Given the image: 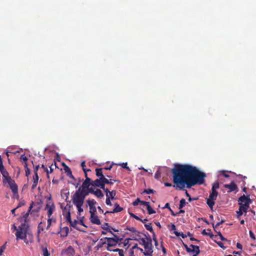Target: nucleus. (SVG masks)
I'll list each match as a JSON object with an SVG mask.
<instances>
[{
    "label": "nucleus",
    "instance_id": "obj_39",
    "mask_svg": "<svg viewBox=\"0 0 256 256\" xmlns=\"http://www.w3.org/2000/svg\"><path fill=\"white\" fill-rule=\"evenodd\" d=\"M225 220H222L220 222H218L216 224H212V227L214 229L216 228L218 226H220L221 224L224 222Z\"/></svg>",
    "mask_w": 256,
    "mask_h": 256
},
{
    "label": "nucleus",
    "instance_id": "obj_53",
    "mask_svg": "<svg viewBox=\"0 0 256 256\" xmlns=\"http://www.w3.org/2000/svg\"><path fill=\"white\" fill-rule=\"evenodd\" d=\"M216 242L218 245L219 246H220L221 248H222V249L224 250L226 248V247H225L224 246V244L222 242H216V241H215Z\"/></svg>",
    "mask_w": 256,
    "mask_h": 256
},
{
    "label": "nucleus",
    "instance_id": "obj_63",
    "mask_svg": "<svg viewBox=\"0 0 256 256\" xmlns=\"http://www.w3.org/2000/svg\"><path fill=\"white\" fill-rule=\"evenodd\" d=\"M152 240H154V242L156 241V240H158L157 238H156V234L154 232V231L153 232H152Z\"/></svg>",
    "mask_w": 256,
    "mask_h": 256
},
{
    "label": "nucleus",
    "instance_id": "obj_27",
    "mask_svg": "<svg viewBox=\"0 0 256 256\" xmlns=\"http://www.w3.org/2000/svg\"><path fill=\"white\" fill-rule=\"evenodd\" d=\"M14 194H17L18 193V187L16 184L10 187Z\"/></svg>",
    "mask_w": 256,
    "mask_h": 256
},
{
    "label": "nucleus",
    "instance_id": "obj_55",
    "mask_svg": "<svg viewBox=\"0 0 256 256\" xmlns=\"http://www.w3.org/2000/svg\"><path fill=\"white\" fill-rule=\"evenodd\" d=\"M249 233H250V238L254 240H255L256 236H255L254 234L253 233V232L252 230H250Z\"/></svg>",
    "mask_w": 256,
    "mask_h": 256
},
{
    "label": "nucleus",
    "instance_id": "obj_2",
    "mask_svg": "<svg viewBox=\"0 0 256 256\" xmlns=\"http://www.w3.org/2000/svg\"><path fill=\"white\" fill-rule=\"evenodd\" d=\"M144 236L146 237L144 238H134V240H137L140 244L144 246V252H143V254L144 256H152L153 246L152 238H148L146 235Z\"/></svg>",
    "mask_w": 256,
    "mask_h": 256
},
{
    "label": "nucleus",
    "instance_id": "obj_16",
    "mask_svg": "<svg viewBox=\"0 0 256 256\" xmlns=\"http://www.w3.org/2000/svg\"><path fill=\"white\" fill-rule=\"evenodd\" d=\"M90 220L92 224L99 225L100 224V221L98 216L94 214H91Z\"/></svg>",
    "mask_w": 256,
    "mask_h": 256
},
{
    "label": "nucleus",
    "instance_id": "obj_33",
    "mask_svg": "<svg viewBox=\"0 0 256 256\" xmlns=\"http://www.w3.org/2000/svg\"><path fill=\"white\" fill-rule=\"evenodd\" d=\"M24 168H25L26 176H28V175L30 173V168H28L27 162H25L24 163Z\"/></svg>",
    "mask_w": 256,
    "mask_h": 256
},
{
    "label": "nucleus",
    "instance_id": "obj_1",
    "mask_svg": "<svg viewBox=\"0 0 256 256\" xmlns=\"http://www.w3.org/2000/svg\"><path fill=\"white\" fill-rule=\"evenodd\" d=\"M173 177V186L176 190L190 188L196 184H202L206 176L195 166L189 164H175L172 170Z\"/></svg>",
    "mask_w": 256,
    "mask_h": 256
},
{
    "label": "nucleus",
    "instance_id": "obj_58",
    "mask_svg": "<svg viewBox=\"0 0 256 256\" xmlns=\"http://www.w3.org/2000/svg\"><path fill=\"white\" fill-rule=\"evenodd\" d=\"M20 159L22 160L23 161H24V163L26 162L28 160V158H26V156L24 155L21 156Z\"/></svg>",
    "mask_w": 256,
    "mask_h": 256
},
{
    "label": "nucleus",
    "instance_id": "obj_47",
    "mask_svg": "<svg viewBox=\"0 0 256 256\" xmlns=\"http://www.w3.org/2000/svg\"><path fill=\"white\" fill-rule=\"evenodd\" d=\"M130 217L134 218L136 219V220H142V219L140 218L138 216H136V215H135L134 214H133L132 212H130Z\"/></svg>",
    "mask_w": 256,
    "mask_h": 256
},
{
    "label": "nucleus",
    "instance_id": "obj_20",
    "mask_svg": "<svg viewBox=\"0 0 256 256\" xmlns=\"http://www.w3.org/2000/svg\"><path fill=\"white\" fill-rule=\"evenodd\" d=\"M38 179H39V177H38V174L33 176V178H32L33 184L32 186V190H34V189L36 187V186L38 185Z\"/></svg>",
    "mask_w": 256,
    "mask_h": 256
},
{
    "label": "nucleus",
    "instance_id": "obj_24",
    "mask_svg": "<svg viewBox=\"0 0 256 256\" xmlns=\"http://www.w3.org/2000/svg\"><path fill=\"white\" fill-rule=\"evenodd\" d=\"M106 244V239L105 238H100L98 244L96 247L98 250L101 248L104 244Z\"/></svg>",
    "mask_w": 256,
    "mask_h": 256
},
{
    "label": "nucleus",
    "instance_id": "obj_18",
    "mask_svg": "<svg viewBox=\"0 0 256 256\" xmlns=\"http://www.w3.org/2000/svg\"><path fill=\"white\" fill-rule=\"evenodd\" d=\"M102 228L105 230H106L108 232L110 233L112 235H113L114 236V238H112L113 239H114L115 240L117 241L118 243L122 240V238H120L117 235L114 234L112 232V231L110 230V229L109 227H106V228L102 227Z\"/></svg>",
    "mask_w": 256,
    "mask_h": 256
},
{
    "label": "nucleus",
    "instance_id": "obj_10",
    "mask_svg": "<svg viewBox=\"0 0 256 256\" xmlns=\"http://www.w3.org/2000/svg\"><path fill=\"white\" fill-rule=\"evenodd\" d=\"M238 204H242L244 206H250L252 201L249 197L246 196L244 194L238 198Z\"/></svg>",
    "mask_w": 256,
    "mask_h": 256
},
{
    "label": "nucleus",
    "instance_id": "obj_57",
    "mask_svg": "<svg viewBox=\"0 0 256 256\" xmlns=\"http://www.w3.org/2000/svg\"><path fill=\"white\" fill-rule=\"evenodd\" d=\"M184 246L188 252H191V249L188 247L187 244H184Z\"/></svg>",
    "mask_w": 256,
    "mask_h": 256
},
{
    "label": "nucleus",
    "instance_id": "obj_48",
    "mask_svg": "<svg viewBox=\"0 0 256 256\" xmlns=\"http://www.w3.org/2000/svg\"><path fill=\"white\" fill-rule=\"evenodd\" d=\"M140 202L141 200H140V199L139 198H137L133 202H132V204L133 206H138V204H140Z\"/></svg>",
    "mask_w": 256,
    "mask_h": 256
},
{
    "label": "nucleus",
    "instance_id": "obj_5",
    "mask_svg": "<svg viewBox=\"0 0 256 256\" xmlns=\"http://www.w3.org/2000/svg\"><path fill=\"white\" fill-rule=\"evenodd\" d=\"M84 198L78 190H76L72 197V201L74 205L84 204Z\"/></svg>",
    "mask_w": 256,
    "mask_h": 256
},
{
    "label": "nucleus",
    "instance_id": "obj_64",
    "mask_svg": "<svg viewBox=\"0 0 256 256\" xmlns=\"http://www.w3.org/2000/svg\"><path fill=\"white\" fill-rule=\"evenodd\" d=\"M243 212H242V211H240V210H238V211H237V212H236V213H237V214H238V218H239V217H240V216H242V214H243Z\"/></svg>",
    "mask_w": 256,
    "mask_h": 256
},
{
    "label": "nucleus",
    "instance_id": "obj_6",
    "mask_svg": "<svg viewBox=\"0 0 256 256\" xmlns=\"http://www.w3.org/2000/svg\"><path fill=\"white\" fill-rule=\"evenodd\" d=\"M102 170V168H97L96 169V176L99 177V178H97L94 181V185L98 184H100L103 180L106 181V180H105L106 176L103 174ZM100 185L101 186L100 184Z\"/></svg>",
    "mask_w": 256,
    "mask_h": 256
},
{
    "label": "nucleus",
    "instance_id": "obj_40",
    "mask_svg": "<svg viewBox=\"0 0 256 256\" xmlns=\"http://www.w3.org/2000/svg\"><path fill=\"white\" fill-rule=\"evenodd\" d=\"M161 177V172L160 170H158L154 174V178L156 180H159Z\"/></svg>",
    "mask_w": 256,
    "mask_h": 256
},
{
    "label": "nucleus",
    "instance_id": "obj_32",
    "mask_svg": "<svg viewBox=\"0 0 256 256\" xmlns=\"http://www.w3.org/2000/svg\"><path fill=\"white\" fill-rule=\"evenodd\" d=\"M76 208H77V210H78V215H80L81 214V213L82 212H83L84 211V210L82 208L83 204H78V205H74Z\"/></svg>",
    "mask_w": 256,
    "mask_h": 256
},
{
    "label": "nucleus",
    "instance_id": "obj_17",
    "mask_svg": "<svg viewBox=\"0 0 256 256\" xmlns=\"http://www.w3.org/2000/svg\"><path fill=\"white\" fill-rule=\"evenodd\" d=\"M63 166H64V170L65 172L66 173V175L70 178H71L73 180H75L70 168L64 164H63Z\"/></svg>",
    "mask_w": 256,
    "mask_h": 256
},
{
    "label": "nucleus",
    "instance_id": "obj_36",
    "mask_svg": "<svg viewBox=\"0 0 256 256\" xmlns=\"http://www.w3.org/2000/svg\"><path fill=\"white\" fill-rule=\"evenodd\" d=\"M186 204V200L184 198L181 199L178 206L179 209H182V208H183L185 206Z\"/></svg>",
    "mask_w": 256,
    "mask_h": 256
},
{
    "label": "nucleus",
    "instance_id": "obj_7",
    "mask_svg": "<svg viewBox=\"0 0 256 256\" xmlns=\"http://www.w3.org/2000/svg\"><path fill=\"white\" fill-rule=\"evenodd\" d=\"M45 209L48 210V218L51 217L54 210H55V206L54 202L50 201V200L47 202Z\"/></svg>",
    "mask_w": 256,
    "mask_h": 256
},
{
    "label": "nucleus",
    "instance_id": "obj_30",
    "mask_svg": "<svg viewBox=\"0 0 256 256\" xmlns=\"http://www.w3.org/2000/svg\"><path fill=\"white\" fill-rule=\"evenodd\" d=\"M52 222H56V219L55 218H52L50 217V218H48V226L46 227V229L47 230H48L50 228V226L52 225Z\"/></svg>",
    "mask_w": 256,
    "mask_h": 256
},
{
    "label": "nucleus",
    "instance_id": "obj_50",
    "mask_svg": "<svg viewBox=\"0 0 256 256\" xmlns=\"http://www.w3.org/2000/svg\"><path fill=\"white\" fill-rule=\"evenodd\" d=\"M6 242L5 244H4L3 246H0V256L2 255V252H4V250L6 249Z\"/></svg>",
    "mask_w": 256,
    "mask_h": 256
},
{
    "label": "nucleus",
    "instance_id": "obj_41",
    "mask_svg": "<svg viewBox=\"0 0 256 256\" xmlns=\"http://www.w3.org/2000/svg\"><path fill=\"white\" fill-rule=\"evenodd\" d=\"M202 234L203 235L209 236L210 238H212L213 237H214V235L212 234L206 232V230H204L202 232Z\"/></svg>",
    "mask_w": 256,
    "mask_h": 256
},
{
    "label": "nucleus",
    "instance_id": "obj_23",
    "mask_svg": "<svg viewBox=\"0 0 256 256\" xmlns=\"http://www.w3.org/2000/svg\"><path fill=\"white\" fill-rule=\"evenodd\" d=\"M100 184L101 186H100V184H95V185H96V187H99V188H102L105 192L106 194V196H108V194H109V192L110 191L108 188H105V184L104 183L100 182Z\"/></svg>",
    "mask_w": 256,
    "mask_h": 256
},
{
    "label": "nucleus",
    "instance_id": "obj_13",
    "mask_svg": "<svg viewBox=\"0 0 256 256\" xmlns=\"http://www.w3.org/2000/svg\"><path fill=\"white\" fill-rule=\"evenodd\" d=\"M0 172L2 175V176L4 177L6 180L8 178H10L9 176V174L8 171L5 169L3 164L2 160L0 162Z\"/></svg>",
    "mask_w": 256,
    "mask_h": 256
},
{
    "label": "nucleus",
    "instance_id": "obj_28",
    "mask_svg": "<svg viewBox=\"0 0 256 256\" xmlns=\"http://www.w3.org/2000/svg\"><path fill=\"white\" fill-rule=\"evenodd\" d=\"M116 192L115 190H112V191H110L109 194H108V196L110 198L111 200H114L115 199V196H116Z\"/></svg>",
    "mask_w": 256,
    "mask_h": 256
},
{
    "label": "nucleus",
    "instance_id": "obj_19",
    "mask_svg": "<svg viewBox=\"0 0 256 256\" xmlns=\"http://www.w3.org/2000/svg\"><path fill=\"white\" fill-rule=\"evenodd\" d=\"M90 188H88V190L86 189H82L81 188H80L78 190L79 191V192L82 194V197L85 199L86 197L88 195L89 193L90 192H89V190Z\"/></svg>",
    "mask_w": 256,
    "mask_h": 256
},
{
    "label": "nucleus",
    "instance_id": "obj_15",
    "mask_svg": "<svg viewBox=\"0 0 256 256\" xmlns=\"http://www.w3.org/2000/svg\"><path fill=\"white\" fill-rule=\"evenodd\" d=\"M123 210V208L120 207L118 203L114 204V208L112 211H106L104 214H113L116 212H119Z\"/></svg>",
    "mask_w": 256,
    "mask_h": 256
},
{
    "label": "nucleus",
    "instance_id": "obj_29",
    "mask_svg": "<svg viewBox=\"0 0 256 256\" xmlns=\"http://www.w3.org/2000/svg\"><path fill=\"white\" fill-rule=\"evenodd\" d=\"M240 205L239 210L242 212H246L249 206H244L242 204H238Z\"/></svg>",
    "mask_w": 256,
    "mask_h": 256
},
{
    "label": "nucleus",
    "instance_id": "obj_52",
    "mask_svg": "<svg viewBox=\"0 0 256 256\" xmlns=\"http://www.w3.org/2000/svg\"><path fill=\"white\" fill-rule=\"evenodd\" d=\"M110 200L111 199L108 196H106V204L107 205L110 206H112V202H110Z\"/></svg>",
    "mask_w": 256,
    "mask_h": 256
},
{
    "label": "nucleus",
    "instance_id": "obj_43",
    "mask_svg": "<svg viewBox=\"0 0 256 256\" xmlns=\"http://www.w3.org/2000/svg\"><path fill=\"white\" fill-rule=\"evenodd\" d=\"M33 204H34V202H32L29 207L28 212L26 213V214H28V215H29L30 214H32L34 212H32V208H33Z\"/></svg>",
    "mask_w": 256,
    "mask_h": 256
},
{
    "label": "nucleus",
    "instance_id": "obj_4",
    "mask_svg": "<svg viewBox=\"0 0 256 256\" xmlns=\"http://www.w3.org/2000/svg\"><path fill=\"white\" fill-rule=\"evenodd\" d=\"M28 227V224H22L18 226L16 233V240H24L26 238Z\"/></svg>",
    "mask_w": 256,
    "mask_h": 256
},
{
    "label": "nucleus",
    "instance_id": "obj_31",
    "mask_svg": "<svg viewBox=\"0 0 256 256\" xmlns=\"http://www.w3.org/2000/svg\"><path fill=\"white\" fill-rule=\"evenodd\" d=\"M42 250V254L44 256H49L50 253L46 247H44V246H42L41 247Z\"/></svg>",
    "mask_w": 256,
    "mask_h": 256
},
{
    "label": "nucleus",
    "instance_id": "obj_35",
    "mask_svg": "<svg viewBox=\"0 0 256 256\" xmlns=\"http://www.w3.org/2000/svg\"><path fill=\"white\" fill-rule=\"evenodd\" d=\"M144 226H145L146 228L148 230L150 231L151 233L153 232L154 230L152 229V224L149 223V224H144Z\"/></svg>",
    "mask_w": 256,
    "mask_h": 256
},
{
    "label": "nucleus",
    "instance_id": "obj_25",
    "mask_svg": "<svg viewBox=\"0 0 256 256\" xmlns=\"http://www.w3.org/2000/svg\"><path fill=\"white\" fill-rule=\"evenodd\" d=\"M190 246L192 248V249H191V252H195L196 254H198L200 253V247L198 246L190 244Z\"/></svg>",
    "mask_w": 256,
    "mask_h": 256
},
{
    "label": "nucleus",
    "instance_id": "obj_3",
    "mask_svg": "<svg viewBox=\"0 0 256 256\" xmlns=\"http://www.w3.org/2000/svg\"><path fill=\"white\" fill-rule=\"evenodd\" d=\"M218 188L219 183L218 182L214 183L212 188V192L206 200V204L212 210L213 206L215 204V200H216L218 196V192L216 190V189Z\"/></svg>",
    "mask_w": 256,
    "mask_h": 256
},
{
    "label": "nucleus",
    "instance_id": "obj_45",
    "mask_svg": "<svg viewBox=\"0 0 256 256\" xmlns=\"http://www.w3.org/2000/svg\"><path fill=\"white\" fill-rule=\"evenodd\" d=\"M126 230L132 232H134V233H138V234H140V232H138L136 229L134 228V227H132V228H126Z\"/></svg>",
    "mask_w": 256,
    "mask_h": 256
},
{
    "label": "nucleus",
    "instance_id": "obj_54",
    "mask_svg": "<svg viewBox=\"0 0 256 256\" xmlns=\"http://www.w3.org/2000/svg\"><path fill=\"white\" fill-rule=\"evenodd\" d=\"M221 174L225 178H228L230 176L226 174V171L225 170H222L220 172Z\"/></svg>",
    "mask_w": 256,
    "mask_h": 256
},
{
    "label": "nucleus",
    "instance_id": "obj_60",
    "mask_svg": "<svg viewBox=\"0 0 256 256\" xmlns=\"http://www.w3.org/2000/svg\"><path fill=\"white\" fill-rule=\"evenodd\" d=\"M25 204V202H20L18 206H16V208H18Z\"/></svg>",
    "mask_w": 256,
    "mask_h": 256
},
{
    "label": "nucleus",
    "instance_id": "obj_8",
    "mask_svg": "<svg viewBox=\"0 0 256 256\" xmlns=\"http://www.w3.org/2000/svg\"><path fill=\"white\" fill-rule=\"evenodd\" d=\"M62 214L66 218V222H68L70 226L74 227V224H72V222L71 219V215L70 212V210L68 209L66 206L62 210Z\"/></svg>",
    "mask_w": 256,
    "mask_h": 256
},
{
    "label": "nucleus",
    "instance_id": "obj_12",
    "mask_svg": "<svg viewBox=\"0 0 256 256\" xmlns=\"http://www.w3.org/2000/svg\"><path fill=\"white\" fill-rule=\"evenodd\" d=\"M224 187L228 189V192L238 191V186L234 182H232L230 184H225Z\"/></svg>",
    "mask_w": 256,
    "mask_h": 256
},
{
    "label": "nucleus",
    "instance_id": "obj_59",
    "mask_svg": "<svg viewBox=\"0 0 256 256\" xmlns=\"http://www.w3.org/2000/svg\"><path fill=\"white\" fill-rule=\"evenodd\" d=\"M140 204L141 205H144V206H148L150 204V202H145V201L141 200Z\"/></svg>",
    "mask_w": 256,
    "mask_h": 256
},
{
    "label": "nucleus",
    "instance_id": "obj_56",
    "mask_svg": "<svg viewBox=\"0 0 256 256\" xmlns=\"http://www.w3.org/2000/svg\"><path fill=\"white\" fill-rule=\"evenodd\" d=\"M40 168V166L38 165L34 168V175L38 174V171Z\"/></svg>",
    "mask_w": 256,
    "mask_h": 256
},
{
    "label": "nucleus",
    "instance_id": "obj_42",
    "mask_svg": "<svg viewBox=\"0 0 256 256\" xmlns=\"http://www.w3.org/2000/svg\"><path fill=\"white\" fill-rule=\"evenodd\" d=\"M154 190L150 188L145 189L143 192L144 193H146V194H154Z\"/></svg>",
    "mask_w": 256,
    "mask_h": 256
},
{
    "label": "nucleus",
    "instance_id": "obj_14",
    "mask_svg": "<svg viewBox=\"0 0 256 256\" xmlns=\"http://www.w3.org/2000/svg\"><path fill=\"white\" fill-rule=\"evenodd\" d=\"M89 192L90 194H94L98 198H102L104 197V195L102 192V190L100 189H96V190L92 188H90V189L89 190Z\"/></svg>",
    "mask_w": 256,
    "mask_h": 256
},
{
    "label": "nucleus",
    "instance_id": "obj_44",
    "mask_svg": "<svg viewBox=\"0 0 256 256\" xmlns=\"http://www.w3.org/2000/svg\"><path fill=\"white\" fill-rule=\"evenodd\" d=\"M105 180H106V181L105 180H103L102 182V183H104V184H113V182H112V180L111 179H110V180H108L106 178H105Z\"/></svg>",
    "mask_w": 256,
    "mask_h": 256
},
{
    "label": "nucleus",
    "instance_id": "obj_37",
    "mask_svg": "<svg viewBox=\"0 0 256 256\" xmlns=\"http://www.w3.org/2000/svg\"><path fill=\"white\" fill-rule=\"evenodd\" d=\"M146 208L148 212V214H152L156 213V211L152 209V208L150 206V204L148 206H146Z\"/></svg>",
    "mask_w": 256,
    "mask_h": 256
},
{
    "label": "nucleus",
    "instance_id": "obj_51",
    "mask_svg": "<svg viewBox=\"0 0 256 256\" xmlns=\"http://www.w3.org/2000/svg\"><path fill=\"white\" fill-rule=\"evenodd\" d=\"M127 162H124L121 164H120V166H121L123 168H126L128 170H130V168L127 166Z\"/></svg>",
    "mask_w": 256,
    "mask_h": 256
},
{
    "label": "nucleus",
    "instance_id": "obj_11",
    "mask_svg": "<svg viewBox=\"0 0 256 256\" xmlns=\"http://www.w3.org/2000/svg\"><path fill=\"white\" fill-rule=\"evenodd\" d=\"M105 238L106 239V244H108L106 249L108 251L112 252V250H110V248L116 246L118 244L117 241L112 238L105 237Z\"/></svg>",
    "mask_w": 256,
    "mask_h": 256
},
{
    "label": "nucleus",
    "instance_id": "obj_62",
    "mask_svg": "<svg viewBox=\"0 0 256 256\" xmlns=\"http://www.w3.org/2000/svg\"><path fill=\"white\" fill-rule=\"evenodd\" d=\"M40 210V208L39 206L36 207V208H34L32 210V212H38Z\"/></svg>",
    "mask_w": 256,
    "mask_h": 256
},
{
    "label": "nucleus",
    "instance_id": "obj_26",
    "mask_svg": "<svg viewBox=\"0 0 256 256\" xmlns=\"http://www.w3.org/2000/svg\"><path fill=\"white\" fill-rule=\"evenodd\" d=\"M81 166H82V170H83L84 172V176H85V178H86V177H88V176L87 172H90L91 170L90 169H87L86 168H84V166H86V164H85V162L84 161H83L81 163Z\"/></svg>",
    "mask_w": 256,
    "mask_h": 256
},
{
    "label": "nucleus",
    "instance_id": "obj_21",
    "mask_svg": "<svg viewBox=\"0 0 256 256\" xmlns=\"http://www.w3.org/2000/svg\"><path fill=\"white\" fill-rule=\"evenodd\" d=\"M74 252L75 250L72 246H68L65 252L67 256H73L74 254Z\"/></svg>",
    "mask_w": 256,
    "mask_h": 256
},
{
    "label": "nucleus",
    "instance_id": "obj_61",
    "mask_svg": "<svg viewBox=\"0 0 256 256\" xmlns=\"http://www.w3.org/2000/svg\"><path fill=\"white\" fill-rule=\"evenodd\" d=\"M94 181V180H92V179L90 178L86 177V180H84V182H86L88 183H92V182Z\"/></svg>",
    "mask_w": 256,
    "mask_h": 256
},
{
    "label": "nucleus",
    "instance_id": "obj_9",
    "mask_svg": "<svg viewBox=\"0 0 256 256\" xmlns=\"http://www.w3.org/2000/svg\"><path fill=\"white\" fill-rule=\"evenodd\" d=\"M88 206L90 207V212L91 214H94L96 212V208L95 204H96V201L92 200H86Z\"/></svg>",
    "mask_w": 256,
    "mask_h": 256
},
{
    "label": "nucleus",
    "instance_id": "obj_49",
    "mask_svg": "<svg viewBox=\"0 0 256 256\" xmlns=\"http://www.w3.org/2000/svg\"><path fill=\"white\" fill-rule=\"evenodd\" d=\"M218 236H220V238L222 240L228 241V240L223 236L222 235V234H221V232L220 231H218Z\"/></svg>",
    "mask_w": 256,
    "mask_h": 256
},
{
    "label": "nucleus",
    "instance_id": "obj_34",
    "mask_svg": "<svg viewBox=\"0 0 256 256\" xmlns=\"http://www.w3.org/2000/svg\"><path fill=\"white\" fill-rule=\"evenodd\" d=\"M28 216H29V215H28V214H25L23 216L22 218V220L24 222L23 224H26V223L29 222L30 220L28 218Z\"/></svg>",
    "mask_w": 256,
    "mask_h": 256
},
{
    "label": "nucleus",
    "instance_id": "obj_22",
    "mask_svg": "<svg viewBox=\"0 0 256 256\" xmlns=\"http://www.w3.org/2000/svg\"><path fill=\"white\" fill-rule=\"evenodd\" d=\"M90 186H96V185L94 184V182H92V183H88L86 182H84L82 186L80 188H81L82 189L88 190V188H90Z\"/></svg>",
    "mask_w": 256,
    "mask_h": 256
},
{
    "label": "nucleus",
    "instance_id": "obj_46",
    "mask_svg": "<svg viewBox=\"0 0 256 256\" xmlns=\"http://www.w3.org/2000/svg\"><path fill=\"white\" fill-rule=\"evenodd\" d=\"M42 168L46 172L48 178H50V176L48 175L49 174V170L46 166L42 164Z\"/></svg>",
    "mask_w": 256,
    "mask_h": 256
},
{
    "label": "nucleus",
    "instance_id": "obj_38",
    "mask_svg": "<svg viewBox=\"0 0 256 256\" xmlns=\"http://www.w3.org/2000/svg\"><path fill=\"white\" fill-rule=\"evenodd\" d=\"M6 182L8 184L10 187V186H12L16 184L14 180L12 179L11 178H8V180H6Z\"/></svg>",
    "mask_w": 256,
    "mask_h": 256
}]
</instances>
